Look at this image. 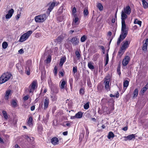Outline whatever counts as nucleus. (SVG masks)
<instances>
[{"mask_svg":"<svg viewBox=\"0 0 148 148\" xmlns=\"http://www.w3.org/2000/svg\"><path fill=\"white\" fill-rule=\"evenodd\" d=\"M69 83L70 84V86L71 88H72V86L73 85V79L72 78H70L69 79Z\"/></svg>","mask_w":148,"mask_h":148,"instance_id":"79ce46f5","label":"nucleus"},{"mask_svg":"<svg viewBox=\"0 0 148 148\" xmlns=\"http://www.w3.org/2000/svg\"><path fill=\"white\" fill-rule=\"evenodd\" d=\"M147 88L145 86L143 87L141 90L140 93L141 95H143L145 92L147 90Z\"/></svg>","mask_w":148,"mask_h":148,"instance_id":"72a5a7b5","label":"nucleus"},{"mask_svg":"<svg viewBox=\"0 0 148 148\" xmlns=\"http://www.w3.org/2000/svg\"><path fill=\"white\" fill-rule=\"evenodd\" d=\"M131 10L130 6L128 5L124 8L123 12H124L126 14L129 15L131 13Z\"/></svg>","mask_w":148,"mask_h":148,"instance_id":"ddd939ff","label":"nucleus"},{"mask_svg":"<svg viewBox=\"0 0 148 148\" xmlns=\"http://www.w3.org/2000/svg\"><path fill=\"white\" fill-rule=\"evenodd\" d=\"M12 76V75L8 72L3 73L0 77V84L4 83L8 80Z\"/></svg>","mask_w":148,"mask_h":148,"instance_id":"f257e3e1","label":"nucleus"},{"mask_svg":"<svg viewBox=\"0 0 148 148\" xmlns=\"http://www.w3.org/2000/svg\"><path fill=\"white\" fill-rule=\"evenodd\" d=\"M12 93V91L10 90H7L6 92L5 96V99L8 100L9 98L10 95Z\"/></svg>","mask_w":148,"mask_h":148,"instance_id":"f3484780","label":"nucleus"},{"mask_svg":"<svg viewBox=\"0 0 148 148\" xmlns=\"http://www.w3.org/2000/svg\"><path fill=\"white\" fill-rule=\"evenodd\" d=\"M123 38L122 35L121 34L119 37L117 41V45H119L121 41L124 39H123Z\"/></svg>","mask_w":148,"mask_h":148,"instance_id":"bb28decb","label":"nucleus"},{"mask_svg":"<svg viewBox=\"0 0 148 148\" xmlns=\"http://www.w3.org/2000/svg\"><path fill=\"white\" fill-rule=\"evenodd\" d=\"M14 12V10L13 9H11L10 10H9L8 12V14L11 15L12 16Z\"/></svg>","mask_w":148,"mask_h":148,"instance_id":"a19ab883","label":"nucleus"},{"mask_svg":"<svg viewBox=\"0 0 148 148\" xmlns=\"http://www.w3.org/2000/svg\"><path fill=\"white\" fill-rule=\"evenodd\" d=\"M76 15H75L74 17L75 18L73 19V24L74 25H77L80 23V21L79 20V18L77 17H75Z\"/></svg>","mask_w":148,"mask_h":148,"instance_id":"dca6fc26","label":"nucleus"},{"mask_svg":"<svg viewBox=\"0 0 148 148\" xmlns=\"http://www.w3.org/2000/svg\"><path fill=\"white\" fill-rule=\"evenodd\" d=\"M116 19H117L116 18V14L115 17L114 18H113L112 19V23H114L115 22L116 20Z\"/></svg>","mask_w":148,"mask_h":148,"instance_id":"8fccbe9b","label":"nucleus"},{"mask_svg":"<svg viewBox=\"0 0 148 148\" xmlns=\"http://www.w3.org/2000/svg\"><path fill=\"white\" fill-rule=\"evenodd\" d=\"M32 116H30L27 122V124L30 127L32 126Z\"/></svg>","mask_w":148,"mask_h":148,"instance_id":"412c9836","label":"nucleus"},{"mask_svg":"<svg viewBox=\"0 0 148 148\" xmlns=\"http://www.w3.org/2000/svg\"><path fill=\"white\" fill-rule=\"evenodd\" d=\"M142 3L143 7L145 8H148V4L145 0H143L142 1Z\"/></svg>","mask_w":148,"mask_h":148,"instance_id":"473e14b6","label":"nucleus"},{"mask_svg":"<svg viewBox=\"0 0 148 148\" xmlns=\"http://www.w3.org/2000/svg\"><path fill=\"white\" fill-rule=\"evenodd\" d=\"M121 23L122 27L121 34L122 35L123 38V39H124L126 37L128 31L126 28L125 22H121Z\"/></svg>","mask_w":148,"mask_h":148,"instance_id":"20e7f679","label":"nucleus"},{"mask_svg":"<svg viewBox=\"0 0 148 148\" xmlns=\"http://www.w3.org/2000/svg\"><path fill=\"white\" fill-rule=\"evenodd\" d=\"M84 90L83 89L81 88L79 90V93L80 94L83 95L84 94Z\"/></svg>","mask_w":148,"mask_h":148,"instance_id":"603ef678","label":"nucleus"},{"mask_svg":"<svg viewBox=\"0 0 148 148\" xmlns=\"http://www.w3.org/2000/svg\"><path fill=\"white\" fill-rule=\"evenodd\" d=\"M93 63L91 62H90L88 63V66L89 68L92 70H93L94 69V67L92 64Z\"/></svg>","mask_w":148,"mask_h":148,"instance_id":"393cba45","label":"nucleus"},{"mask_svg":"<svg viewBox=\"0 0 148 148\" xmlns=\"http://www.w3.org/2000/svg\"><path fill=\"white\" fill-rule=\"evenodd\" d=\"M28 99L29 96L27 95L25 96L23 98V99L24 101L27 100Z\"/></svg>","mask_w":148,"mask_h":148,"instance_id":"3c124183","label":"nucleus"},{"mask_svg":"<svg viewBox=\"0 0 148 148\" xmlns=\"http://www.w3.org/2000/svg\"><path fill=\"white\" fill-rule=\"evenodd\" d=\"M57 67L56 66H55L54 68L53 72L54 73V75L55 76H56L57 74Z\"/></svg>","mask_w":148,"mask_h":148,"instance_id":"c03bdc74","label":"nucleus"},{"mask_svg":"<svg viewBox=\"0 0 148 148\" xmlns=\"http://www.w3.org/2000/svg\"><path fill=\"white\" fill-rule=\"evenodd\" d=\"M44 102V109L46 110L48 108L49 103V99L47 97H45L43 101Z\"/></svg>","mask_w":148,"mask_h":148,"instance_id":"9b49d317","label":"nucleus"},{"mask_svg":"<svg viewBox=\"0 0 148 148\" xmlns=\"http://www.w3.org/2000/svg\"><path fill=\"white\" fill-rule=\"evenodd\" d=\"M58 3L56 2H53L52 3H49L48 5H49V7L47 11V14L48 15L50 14V12L52 11L56 5H57Z\"/></svg>","mask_w":148,"mask_h":148,"instance_id":"423d86ee","label":"nucleus"},{"mask_svg":"<svg viewBox=\"0 0 148 148\" xmlns=\"http://www.w3.org/2000/svg\"><path fill=\"white\" fill-rule=\"evenodd\" d=\"M68 134V132L67 131L64 132H63V134L64 136L67 135Z\"/></svg>","mask_w":148,"mask_h":148,"instance_id":"680f3d73","label":"nucleus"},{"mask_svg":"<svg viewBox=\"0 0 148 148\" xmlns=\"http://www.w3.org/2000/svg\"><path fill=\"white\" fill-rule=\"evenodd\" d=\"M122 130L125 131H127V127H125L122 129Z\"/></svg>","mask_w":148,"mask_h":148,"instance_id":"e2e57ef3","label":"nucleus"},{"mask_svg":"<svg viewBox=\"0 0 148 148\" xmlns=\"http://www.w3.org/2000/svg\"><path fill=\"white\" fill-rule=\"evenodd\" d=\"M76 9L75 7H74L72 10V13L73 14H74L76 12Z\"/></svg>","mask_w":148,"mask_h":148,"instance_id":"864d4df0","label":"nucleus"},{"mask_svg":"<svg viewBox=\"0 0 148 148\" xmlns=\"http://www.w3.org/2000/svg\"><path fill=\"white\" fill-rule=\"evenodd\" d=\"M110 81V78L108 76L107 77H106L104 80V83L105 86V88L107 91L110 90V89L109 86Z\"/></svg>","mask_w":148,"mask_h":148,"instance_id":"6e6552de","label":"nucleus"},{"mask_svg":"<svg viewBox=\"0 0 148 148\" xmlns=\"http://www.w3.org/2000/svg\"><path fill=\"white\" fill-rule=\"evenodd\" d=\"M129 82L127 80H125L123 82V86L124 88H127L129 85Z\"/></svg>","mask_w":148,"mask_h":148,"instance_id":"e433bc0d","label":"nucleus"},{"mask_svg":"<svg viewBox=\"0 0 148 148\" xmlns=\"http://www.w3.org/2000/svg\"><path fill=\"white\" fill-rule=\"evenodd\" d=\"M148 45V38H147L145 41V42L143 44L142 49L144 51H146Z\"/></svg>","mask_w":148,"mask_h":148,"instance_id":"a211bd4d","label":"nucleus"},{"mask_svg":"<svg viewBox=\"0 0 148 148\" xmlns=\"http://www.w3.org/2000/svg\"><path fill=\"white\" fill-rule=\"evenodd\" d=\"M114 137V135L113 133L112 132H109L107 137L109 139H110L111 138H113Z\"/></svg>","mask_w":148,"mask_h":148,"instance_id":"a878e982","label":"nucleus"},{"mask_svg":"<svg viewBox=\"0 0 148 148\" xmlns=\"http://www.w3.org/2000/svg\"><path fill=\"white\" fill-rule=\"evenodd\" d=\"M46 18V14H42L36 16L35 18V20L36 22L41 23L44 21Z\"/></svg>","mask_w":148,"mask_h":148,"instance_id":"7ed1b4c3","label":"nucleus"},{"mask_svg":"<svg viewBox=\"0 0 148 148\" xmlns=\"http://www.w3.org/2000/svg\"><path fill=\"white\" fill-rule=\"evenodd\" d=\"M138 94V89L137 88H136L133 93L132 98L134 99L135 98L137 97Z\"/></svg>","mask_w":148,"mask_h":148,"instance_id":"aec40b11","label":"nucleus"},{"mask_svg":"<svg viewBox=\"0 0 148 148\" xmlns=\"http://www.w3.org/2000/svg\"><path fill=\"white\" fill-rule=\"evenodd\" d=\"M131 40L129 39L128 40H126L123 42V44L122 45L121 49V51H123V50H125L126 48H128L130 43Z\"/></svg>","mask_w":148,"mask_h":148,"instance_id":"0eeeda50","label":"nucleus"},{"mask_svg":"<svg viewBox=\"0 0 148 148\" xmlns=\"http://www.w3.org/2000/svg\"><path fill=\"white\" fill-rule=\"evenodd\" d=\"M18 70L21 74H23V71L21 68H18Z\"/></svg>","mask_w":148,"mask_h":148,"instance_id":"5fc2aeb1","label":"nucleus"},{"mask_svg":"<svg viewBox=\"0 0 148 148\" xmlns=\"http://www.w3.org/2000/svg\"><path fill=\"white\" fill-rule=\"evenodd\" d=\"M74 45H78L79 43V39L77 36H75L73 37L70 39L69 40Z\"/></svg>","mask_w":148,"mask_h":148,"instance_id":"9d476101","label":"nucleus"},{"mask_svg":"<svg viewBox=\"0 0 148 148\" xmlns=\"http://www.w3.org/2000/svg\"><path fill=\"white\" fill-rule=\"evenodd\" d=\"M89 107V103L88 102L86 103L84 106V108L86 110L88 109Z\"/></svg>","mask_w":148,"mask_h":148,"instance_id":"a18cd8bd","label":"nucleus"},{"mask_svg":"<svg viewBox=\"0 0 148 148\" xmlns=\"http://www.w3.org/2000/svg\"><path fill=\"white\" fill-rule=\"evenodd\" d=\"M77 66H75L73 67V73L74 74H75L77 72Z\"/></svg>","mask_w":148,"mask_h":148,"instance_id":"49530a36","label":"nucleus"},{"mask_svg":"<svg viewBox=\"0 0 148 148\" xmlns=\"http://www.w3.org/2000/svg\"><path fill=\"white\" fill-rule=\"evenodd\" d=\"M15 148H20V147L18 144H16L15 145Z\"/></svg>","mask_w":148,"mask_h":148,"instance_id":"774afa93","label":"nucleus"},{"mask_svg":"<svg viewBox=\"0 0 148 148\" xmlns=\"http://www.w3.org/2000/svg\"><path fill=\"white\" fill-rule=\"evenodd\" d=\"M20 16V14H18L17 15V16H16V19H17V20H18V19H19V18Z\"/></svg>","mask_w":148,"mask_h":148,"instance_id":"338daca9","label":"nucleus"},{"mask_svg":"<svg viewBox=\"0 0 148 148\" xmlns=\"http://www.w3.org/2000/svg\"><path fill=\"white\" fill-rule=\"evenodd\" d=\"M103 87L101 83H100L97 86V90L99 92L101 91Z\"/></svg>","mask_w":148,"mask_h":148,"instance_id":"cd10ccee","label":"nucleus"},{"mask_svg":"<svg viewBox=\"0 0 148 148\" xmlns=\"http://www.w3.org/2000/svg\"><path fill=\"white\" fill-rule=\"evenodd\" d=\"M12 104L13 107L14 108L16 107L17 105L16 101L15 100H12Z\"/></svg>","mask_w":148,"mask_h":148,"instance_id":"58836bf2","label":"nucleus"},{"mask_svg":"<svg viewBox=\"0 0 148 148\" xmlns=\"http://www.w3.org/2000/svg\"><path fill=\"white\" fill-rule=\"evenodd\" d=\"M75 54L78 59H80L81 58V55L78 51L77 50L75 52Z\"/></svg>","mask_w":148,"mask_h":148,"instance_id":"f704fd0d","label":"nucleus"},{"mask_svg":"<svg viewBox=\"0 0 148 148\" xmlns=\"http://www.w3.org/2000/svg\"><path fill=\"white\" fill-rule=\"evenodd\" d=\"M123 11H122L121 14V22H125V20L127 18V16Z\"/></svg>","mask_w":148,"mask_h":148,"instance_id":"4468645a","label":"nucleus"},{"mask_svg":"<svg viewBox=\"0 0 148 148\" xmlns=\"http://www.w3.org/2000/svg\"><path fill=\"white\" fill-rule=\"evenodd\" d=\"M61 82V85L60 86V88L61 89L64 88L65 87V85L66 84V82L64 80H62Z\"/></svg>","mask_w":148,"mask_h":148,"instance_id":"c85d7f7f","label":"nucleus"},{"mask_svg":"<svg viewBox=\"0 0 148 148\" xmlns=\"http://www.w3.org/2000/svg\"><path fill=\"white\" fill-rule=\"evenodd\" d=\"M37 82L36 80H34L29 86V93H33L34 90L35 88L36 85H37Z\"/></svg>","mask_w":148,"mask_h":148,"instance_id":"1a4fd4ad","label":"nucleus"},{"mask_svg":"<svg viewBox=\"0 0 148 148\" xmlns=\"http://www.w3.org/2000/svg\"><path fill=\"white\" fill-rule=\"evenodd\" d=\"M134 23L135 24H138L140 27L141 25L142 21H140L138 20L137 19H135L134 20Z\"/></svg>","mask_w":148,"mask_h":148,"instance_id":"7c9ffc66","label":"nucleus"},{"mask_svg":"<svg viewBox=\"0 0 148 148\" xmlns=\"http://www.w3.org/2000/svg\"><path fill=\"white\" fill-rule=\"evenodd\" d=\"M117 71L119 75H121V72L120 71V68H118L117 69Z\"/></svg>","mask_w":148,"mask_h":148,"instance_id":"4d7b16f0","label":"nucleus"},{"mask_svg":"<svg viewBox=\"0 0 148 148\" xmlns=\"http://www.w3.org/2000/svg\"><path fill=\"white\" fill-rule=\"evenodd\" d=\"M35 109V106H32L31 108V111H33Z\"/></svg>","mask_w":148,"mask_h":148,"instance_id":"bf43d9fd","label":"nucleus"},{"mask_svg":"<svg viewBox=\"0 0 148 148\" xmlns=\"http://www.w3.org/2000/svg\"><path fill=\"white\" fill-rule=\"evenodd\" d=\"M63 36L61 35L58 36L56 39V40L58 42H60L63 40Z\"/></svg>","mask_w":148,"mask_h":148,"instance_id":"c756f323","label":"nucleus"},{"mask_svg":"<svg viewBox=\"0 0 148 148\" xmlns=\"http://www.w3.org/2000/svg\"><path fill=\"white\" fill-rule=\"evenodd\" d=\"M32 31H29L23 34L20 37L18 42H22L25 41L32 33Z\"/></svg>","mask_w":148,"mask_h":148,"instance_id":"f03ea898","label":"nucleus"},{"mask_svg":"<svg viewBox=\"0 0 148 148\" xmlns=\"http://www.w3.org/2000/svg\"><path fill=\"white\" fill-rule=\"evenodd\" d=\"M66 59L65 57H63L60 59L59 64V65L60 66H62L64 62H65Z\"/></svg>","mask_w":148,"mask_h":148,"instance_id":"6ab92c4d","label":"nucleus"},{"mask_svg":"<svg viewBox=\"0 0 148 148\" xmlns=\"http://www.w3.org/2000/svg\"><path fill=\"white\" fill-rule=\"evenodd\" d=\"M51 57L50 56H49L48 58H47L46 61H45V63H49L51 61Z\"/></svg>","mask_w":148,"mask_h":148,"instance_id":"37998d69","label":"nucleus"},{"mask_svg":"<svg viewBox=\"0 0 148 148\" xmlns=\"http://www.w3.org/2000/svg\"><path fill=\"white\" fill-rule=\"evenodd\" d=\"M18 52L22 54L24 53V51L23 49H21L18 51Z\"/></svg>","mask_w":148,"mask_h":148,"instance_id":"13d9d810","label":"nucleus"},{"mask_svg":"<svg viewBox=\"0 0 148 148\" xmlns=\"http://www.w3.org/2000/svg\"><path fill=\"white\" fill-rule=\"evenodd\" d=\"M104 60L105 61V66L108 64L109 61V56L108 53L106 54V58L104 59Z\"/></svg>","mask_w":148,"mask_h":148,"instance_id":"2f4dec72","label":"nucleus"},{"mask_svg":"<svg viewBox=\"0 0 148 148\" xmlns=\"http://www.w3.org/2000/svg\"><path fill=\"white\" fill-rule=\"evenodd\" d=\"M2 113L5 118L7 119L8 118V116L6 112L5 111H2Z\"/></svg>","mask_w":148,"mask_h":148,"instance_id":"de8ad7c7","label":"nucleus"},{"mask_svg":"<svg viewBox=\"0 0 148 148\" xmlns=\"http://www.w3.org/2000/svg\"><path fill=\"white\" fill-rule=\"evenodd\" d=\"M130 59V58L129 56H126L122 61V64L123 66H126L129 62Z\"/></svg>","mask_w":148,"mask_h":148,"instance_id":"f8f14e48","label":"nucleus"},{"mask_svg":"<svg viewBox=\"0 0 148 148\" xmlns=\"http://www.w3.org/2000/svg\"><path fill=\"white\" fill-rule=\"evenodd\" d=\"M32 61L31 60H27L26 62L25 73L29 75H30V69L31 68Z\"/></svg>","mask_w":148,"mask_h":148,"instance_id":"39448f33","label":"nucleus"},{"mask_svg":"<svg viewBox=\"0 0 148 148\" xmlns=\"http://www.w3.org/2000/svg\"><path fill=\"white\" fill-rule=\"evenodd\" d=\"M0 142L1 143H4V142L3 141V139H2L0 137Z\"/></svg>","mask_w":148,"mask_h":148,"instance_id":"69168bd1","label":"nucleus"},{"mask_svg":"<svg viewBox=\"0 0 148 148\" xmlns=\"http://www.w3.org/2000/svg\"><path fill=\"white\" fill-rule=\"evenodd\" d=\"M2 47L3 49H6L8 46L7 43L6 42H3L2 44Z\"/></svg>","mask_w":148,"mask_h":148,"instance_id":"ea45409f","label":"nucleus"},{"mask_svg":"<svg viewBox=\"0 0 148 148\" xmlns=\"http://www.w3.org/2000/svg\"><path fill=\"white\" fill-rule=\"evenodd\" d=\"M51 90L53 92L54 94H56L58 92L59 89L58 87L55 86L51 89Z\"/></svg>","mask_w":148,"mask_h":148,"instance_id":"b1692460","label":"nucleus"},{"mask_svg":"<svg viewBox=\"0 0 148 148\" xmlns=\"http://www.w3.org/2000/svg\"><path fill=\"white\" fill-rule=\"evenodd\" d=\"M12 16L11 15H10L8 14H7L5 16V18L6 19H9Z\"/></svg>","mask_w":148,"mask_h":148,"instance_id":"6e6d98bb","label":"nucleus"},{"mask_svg":"<svg viewBox=\"0 0 148 148\" xmlns=\"http://www.w3.org/2000/svg\"><path fill=\"white\" fill-rule=\"evenodd\" d=\"M83 113L80 111L76 113L75 115V117L76 118L80 119L83 116Z\"/></svg>","mask_w":148,"mask_h":148,"instance_id":"5701e85b","label":"nucleus"},{"mask_svg":"<svg viewBox=\"0 0 148 148\" xmlns=\"http://www.w3.org/2000/svg\"><path fill=\"white\" fill-rule=\"evenodd\" d=\"M59 75H60L62 76H64V73L62 71H60L59 72Z\"/></svg>","mask_w":148,"mask_h":148,"instance_id":"052dcab7","label":"nucleus"},{"mask_svg":"<svg viewBox=\"0 0 148 148\" xmlns=\"http://www.w3.org/2000/svg\"><path fill=\"white\" fill-rule=\"evenodd\" d=\"M84 16H86L88 14V10L87 9H84Z\"/></svg>","mask_w":148,"mask_h":148,"instance_id":"09e8293b","label":"nucleus"},{"mask_svg":"<svg viewBox=\"0 0 148 148\" xmlns=\"http://www.w3.org/2000/svg\"><path fill=\"white\" fill-rule=\"evenodd\" d=\"M97 6L100 11H101L103 10V6L101 3H98L97 5Z\"/></svg>","mask_w":148,"mask_h":148,"instance_id":"c9c22d12","label":"nucleus"},{"mask_svg":"<svg viewBox=\"0 0 148 148\" xmlns=\"http://www.w3.org/2000/svg\"><path fill=\"white\" fill-rule=\"evenodd\" d=\"M58 139L56 137H53L51 139V143L54 145H56L58 144Z\"/></svg>","mask_w":148,"mask_h":148,"instance_id":"2eb2a0df","label":"nucleus"},{"mask_svg":"<svg viewBox=\"0 0 148 148\" xmlns=\"http://www.w3.org/2000/svg\"><path fill=\"white\" fill-rule=\"evenodd\" d=\"M87 37L85 35H83L80 38V40L82 42H84L86 39Z\"/></svg>","mask_w":148,"mask_h":148,"instance_id":"4c0bfd02","label":"nucleus"},{"mask_svg":"<svg viewBox=\"0 0 148 148\" xmlns=\"http://www.w3.org/2000/svg\"><path fill=\"white\" fill-rule=\"evenodd\" d=\"M51 97L52 99V100H53V101L55 100L56 99V97H55V96H54V97L51 96Z\"/></svg>","mask_w":148,"mask_h":148,"instance_id":"0e129e2a","label":"nucleus"},{"mask_svg":"<svg viewBox=\"0 0 148 148\" xmlns=\"http://www.w3.org/2000/svg\"><path fill=\"white\" fill-rule=\"evenodd\" d=\"M124 137L126 139L125 140H131L133 138H135V136L134 134H132L128 135L127 136H125Z\"/></svg>","mask_w":148,"mask_h":148,"instance_id":"4be33fe9","label":"nucleus"}]
</instances>
